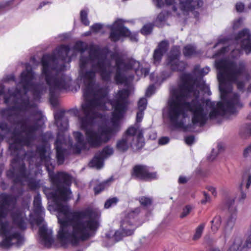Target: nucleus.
<instances>
[{"instance_id": "37998d69", "label": "nucleus", "mask_w": 251, "mask_h": 251, "mask_svg": "<svg viewBox=\"0 0 251 251\" xmlns=\"http://www.w3.org/2000/svg\"><path fill=\"white\" fill-rule=\"evenodd\" d=\"M139 202L141 206L147 207L151 206L152 203V199L151 198L141 196L138 199Z\"/></svg>"}, {"instance_id": "ea45409f", "label": "nucleus", "mask_w": 251, "mask_h": 251, "mask_svg": "<svg viewBox=\"0 0 251 251\" xmlns=\"http://www.w3.org/2000/svg\"><path fill=\"white\" fill-rule=\"evenodd\" d=\"M221 217L219 215H216L213 220L211 221V230L214 232H216L221 224Z\"/></svg>"}, {"instance_id": "79ce46f5", "label": "nucleus", "mask_w": 251, "mask_h": 251, "mask_svg": "<svg viewBox=\"0 0 251 251\" xmlns=\"http://www.w3.org/2000/svg\"><path fill=\"white\" fill-rule=\"evenodd\" d=\"M205 226V223H201L196 228L195 234L193 237V240H198L201 237Z\"/></svg>"}, {"instance_id": "393cba45", "label": "nucleus", "mask_w": 251, "mask_h": 251, "mask_svg": "<svg viewBox=\"0 0 251 251\" xmlns=\"http://www.w3.org/2000/svg\"><path fill=\"white\" fill-rule=\"evenodd\" d=\"M109 100H107L106 101L104 100H102V99L94 97V98L87 100L85 103L82 104L81 108L82 109H84L86 112L89 110L92 112H94L93 110L96 107L105 108L106 107L105 104L106 103H108Z\"/></svg>"}, {"instance_id": "9d476101", "label": "nucleus", "mask_w": 251, "mask_h": 251, "mask_svg": "<svg viewBox=\"0 0 251 251\" xmlns=\"http://www.w3.org/2000/svg\"><path fill=\"white\" fill-rule=\"evenodd\" d=\"M82 110L84 116L79 117L81 129L85 132L86 141L90 147L98 148L100 142V128L95 130L91 127L95 113L89 110L86 112L84 109Z\"/></svg>"}, {"instance_id": "f257e3e1", "label": "nucleus", "mask_w": 251, "mask_h": 251, "mask_svg": "<svg viewBox=\"0 0 251 251\" xmlns=\"http://www.w3.org/2000/svg\"><path fill=\"white\" fill-rule=\"evenodd\" d=\"M204 82L194 78L190 74H185L181 77V83L171 91L172 98L169 101L168 116L172 125L176 128H182L184 123L178 121L179 117H185V111L192 113V122L193 125L203 126L208 120L207 114L204 110L203 105L200 102L197 96L191 101L186 100L190 94L196 91L197 88H202Z\"/></svg>"}, {"instance_id": "a878e982", "label": "nucleus", "mask_w": 251, "mask_h": 251, "mask_svg": "<svg viewBox=\"0 0 251 251\" xmlns=\"http://www.w3.org/2000/svg\"><path fill=\"white\" fill-rule=\"evenodd\" d=\"M235 199L227 198L225 201V205L224 209L228 210L230 214V216L227 221V225L228 226H233L236 219L237 209L234 206Z\"/></svg>"}, {"instance_id": "4be33fe9", "label": "nucleus", "mask_w": 251, "mask_h": 251, "mask_svg": "<svg viewBox=\"0 0 251 251\" xmlns=\"http://www.w3.org/2000/svg\"><path fill=\"white\" fill-rule=\"evenodd\" d=\"M36 152L39 155L40 160L45 162V167L49 175L53 173L54 166L50 162V157L47 155V148L44 144L39 145L36 148Z\"/></svg>"}, {"instance_id": "f8f14e48", "label": "nucleus", "mask_w": 251, "mask_h": 251, "mask_svg": "<svg viewBox=\"0 0 251 251\" xmlns=\"http://www.w3.org/2000/svg\"><path fill=\"white\" fill-rule=\"evenodd\" d=\"M137 32H131L120 21H116L110 27L109 39L112 42L119 41L121 37H127L132 42H137Z\"/></svg>"}, {"instance_id": "1a4fd4ad", "label": "nucleus", "mask_w": 251, "mask_h": 251, "mask_svg": "<svg viewBox=\"0 0 251 251\" xmlns=\"http://www.w3.org/2000/svg\"><path fill=\"white\" fill-rule=\"evenodd\" d=\"M140 212V208L136 207L126 215L121 222L120 230L116 231L114 234L116 241L122 240L124 236L132 235L136 228L142 225L139 216Z\"/></svg>"}, {"instance_id": "e2e57ef3", "label": "nucleus", "mask_w": 251, "mask_h": 251, "mask_svg": "<svg viewBox=\"0 0 251 251\" xmlns=\"http://www.w3.org/2000/svg\"><path fill=\"white\" fill-rule=\"evenodd\" d=\"M195 141V137L193 135H189L185 138V142L189 146L192 145Z\"/></svg>"}, {"instance_id": "774afa93", "label": "nucleus", "mask_w": 251, "mask_h": 251, "mask_svg": "<svg viewBox=\"0 0 251 251\" xmlns=\"http://www.w3.org/2000/svg\"><path fill=\"white\" fill-rule=\"evenodd\" d=\"M173 72L164 71L161 72V77L163 79H166L170 77L172 75Z\"/></svg>"}, {"instance_id": "cd10ccee", "label": "nucleus", "mask_w": 251, "mask_h": 251, "mask_svg": "<svg viewBox=\"0 0 251 251\" xmlns=\"http://www.w3.org/2000/svg\"><path fill=\"white\" fill-rule=\"evenodd\" d=\"M13 224L21 229L26 228V224L23 212L20 209H16L11 214Z\"/></svg>"}, {"instance_id": "bb28decb", "label": "nucleus", "mask_w": 251, "mask_h": 251, "mask_svg": "<svg viewBox=\"0 0 251 251\" xmlns=\"http://www.w3.org/2000/svg\"><path fill=\"white\" fill-rule=\"evenodd\" d=\"M166 65L173 72H183L187 66V63L180 59L166 60Z\"/></svg>"}, {"instance_id": "473e14b6", "label": "nucleus", "mask_w": 251, "mask_h": 251, "mask_svg": "<svg viewBox=\"0 0 251 251\" xmlns=\"http://www.w3.org/2000/svg\"><path fill=\"white\" fill-rule=\"evenodd\" d=\"M182 52L183 55L186 58H190L198 54L196 47L192 44L185 46L183 48Z\"/></svg>"}, {"instance_id": "a18cd8bd", "label": "nucleus", "mask_w": 251, "mask_h": 251, "mask_svg": "<svg viewBox=\"0 0 251 251\" xmlns=\"http://www.w3.org/2000/svg\"><path fill=\"white\" fill-rule=\"evenodd\" d=\"M154 25L151 23H149L144 25L140 30V32L144 35L150 34L153 30Z\"/></svg>"}, {"instance_id": "0eeeda50", "label": "nucleus", "mask_w": 251, "mask_h": 251, "mask_svg": "<svg viewBox=\"0 0 251 251\" xmlns=\"http://www.w3.org/2000/svg\"><path fill=\"white\" fill-rule=\"evenodd\" d=\"M220 97L222 101L217 102V108L214 107L215 103L213 102L206 101V105L211 108L209 113L210 119H214L220 115H225L226 113L234 114L236 112V107H243V104L240 100V95L237 93L228 94L225 100L221 96Z\"/></svg>"}, {"instance_id": "de8ad7c7", "label": "nucleus", "mask_w": 251, "mask_h": 251, "mask_svg": "<svg viewBox=\"0 0 251 251\" xmlns=\"http://www.w3.org/2000/svg\"><path fill=\"white\" fill-rule=\"evenodd\" d=\"M80 19L81 23L85 26L89 25L90 22L88 19V13L85 10H81L80 12Z\"/></svg>"}, {"instance_id": "09e8293b", "label": "nucleus", "mask_w": 251, "mask_h": 251, "mask_svg": "<svg viewBox=\"0 0 251 251\" xmlns=\"http://www.w3.org/2000/svg\"><path fill=\"white\" fill-rule=\"evenodd\" d=\"M82 76L85 80H95L96 72L93 70L87 71L83 73Z\"/></svg>"}, {"instance_id": "9b49d317", "label": "nucleus", "mask_w": 251, "mask_h": 251, "mask_svg": "<svg viewBox=\"0 0 251 251\" xmlns=\"http://www.w3.org/2000/svg\"><path fill=\"white\" fill-rule=\"evenodd\" d=\"M101 51L99 49H91L89 52V57L91 60H98L96 63L92 64V68L99 73L103 81L109 82L111 80L112 74L110 69L111 63L106 59V54H103Z\"/></svg>"}, {"instance_id": "6ab92c4d", "label": "nucleus", "mask_w": 251, "mask_h": 251, "mask_svg": "<svg viewBox=\"0 0 251 251\" xmlns=\"http://www.w3.org/2000/svg\"><path fill=\"white\" fill-rule=\"evenodd\" d=\"M235 40H241V48L246 54L251 53V34L248 29L244 28L238 32L235 36Z\"/></svg>"}, {"instance_id": "ddd939ff", "label": "nucleus", "mask_w": 251, "mask_h": 251, "mask_svg": "<svg viewBox=\"0 0 251 251\" xmlns=\"http://www.w3.org/2000/svg\"><path fill=\"white\" fill-rule=\"evenodd\" d=\"M115 62L116 71L114 79L116 84H122L127 81L125 73L133 69L136 61L131 59L125 61L122 57L117 56L115 58Z\"/></svg>"}, {"instance_id": "c756f323", "label": "nucleus", "mask_w": 251, "mask_h": 251, "mask_svg": "<svg viewBox=\"0 0 251 251\" xmlns=\"http://www.w3.org/2000/svg\"><path fill=\"white\" fill-rule=\"evenodd\" d=\"M73 135L76 143L75 146L77 152L80 153L81 150L86 149L87 143L84 141L83 134L79 131H75Z\"/></svg>"}, {"instance_id": "bf43d9fd", "label": "nucleus", "mask_w": 251, "mask_h": 251, "mask_svg": "<svg viewBox=\"0 0 251 251\" xmlns=\"http://www.w3.org/2000/svg\"><path fill=\"white\" fill-rule=\"evenodd\" d=\"M176 0H164L165 5L167 6H170L173 5L172 10L174 12H176L177 10V8L174 4L176 3Z\"/></svg>"}, {"instance_id": "603ef678", "label": "nucleus", "mask_w": 251, "mask_h": 251, "mask_svg": "<svg viewBox=\"0 0 251 251\" xmlns=\"http://www.w3.org/2000/svg\"><path fill=\"white\" fill-rule=\"evenodd\" d=\"M8 226L7 223H1L0 225V233L3 237L9 235Z\"/></svg>"}, {"instance_id": "412c9836", "label": "nucleus", "mask_w": 251, "mask_h": 251, "mask_svg": "<svg viewBox=\"0 0 251 251\" xmlns=\"http://www.w3.org/2000/svg\"><path fill=\"white\" fill-rule=\"evenodd\" d=\"M169 47V44L167 40H162L158 43L152 55V61L155 65L158 66L160 64L163 55L168 51Z\"/></svg>"}, {"instance_id": "052dcab7", "label": "nucleus", "mask_w": 251, "mask_h": 251, "mask_svg": "<svg viewBox=\"0 0 251 251\" xmlns=\"http://www.w3.org/2000/svg\"><path fill=\"white\" fill-rule=\"evenodd\" d=\"M103 27V25L100 23H96L93 24L91 27V30L95 33H97L100 31Z\"/></svg>"}, {"instance_id": "c03bdc74", "label": "nucleus", "mask_w": 251, "mask_h": 251, "mask_svg": "<svg viewBox=\"0 0 251 251\" xmlns=\"http://www.w3.org/2000/svg\"><path fill=\"white\" fill-rule=\"evenodd\" d=\"M42 86L40 84L33 83L30 89H32L33 95L35 97H40L43 91Z\"/></svg>"}, {"instance_id": "864d4df0", "label": "nucleus", "mask_w": 251, "mask_h": 251, "mask_svg": "<svg viewBox=\"0 0 251 251\" xmlns=\"http://www.w3.org/2000/svg\"><path fill=\"white\" fill-rule=\"evenodd\" d=\"M138 129L137 126H130L126 131L125 135L129 136H134L136 134Z\"/></svg>"}, {"instance_id": "a211bd4d", "label": "nucleus", "mask_w": 251, "mask_h": 251, "mask_svg": "<svg viewBox=\"0 0 251 251\" xmlns=\"http://www.w3.org/2000/svg\"><path fill=\"white\" fill-rule=\"evenodd\" d=\"M70 51V48L69 45H61L56 49V53L53 52L52 54H46L43 55L41 59V64L42 66V73L44 69L43 61L45 57V61L47 62L48 70L49 74H51L50 70V63L54 62L58 60L64 61L66 60L68 54Z\"/></svg>"}, {"instance_id": "5fc2aeb1", "label": "nucleus", "mask_w": 251, "mask_h": 251, "mask_svg": "<svg viewBox=\"0 0 251 251\" xmlns=\"http://www.w3.org/2000/svg\"><path fill=\"white\" fill-rule=\"evenodd\" d=\"M193 209V207L191 205H186L182 210V212L180 215V218L183 219L188 216L192 210Z\"/></svg>"}, {"instance_id": "69168bd1", "label": "nucleus", "mask_w": 251, "mask_h": 251, "mask_svg": "<svg viewBox=\"0 0 251 251\" xmlns=\"http://www.w3.org/2000/svg\"><path fill=\"white\" fill-rule=\"evenodd\" d=\"M143 115H144V111L142 110H138L136 114V123H140L143 118Z\"/></svg>"}, {"instance_id": "3c124183", "label": "nucleus", "mask_w": 251, "mask_h": 251, "mask_svg": "<svg viewBox=\"0 0 251 251\" xmlns=\"http://www.w3.org/2000/svg\"><path fill=\"white\" fill-rule=\"evenodd\" d=\"M167 16V15L165 12L161 11L160 13H159L157 15L155 21V25L157 27H159V24L166 20Z\"/></svg>"}, {"instance_id": "4d7b16f0", "label": "nucleus", "mask_w": 251, "mask_h": 251, "mask_svg": "<svg viewBox=\"0 0 251 251\" xmlns=\"http://www.w3.org/2000/svg\"><path fill=\"white\" fill-rule=\"evenodd\" d=\"M89 58L87 56H81L79 59V66L81 70L86 67L88 63Z\"/></svg>"}, {"instance_id": "6e6d98bb", "label": "nucleus", "mask_w": 251, "mask_h": 251, "mask_svg": "<svg viewBox=\"0 0 251 251\" xmlns=\"http://www.w3.org/2000/svg\"><path fill=\"white\" fill-rule=\"evenodd\" d=\"M95 97L99 98L100 99H102L105 100V98L106 97L107 94L106 91L102 88L99 89L95 93Z\"/></svg>"}, {"instance_id": "a19ab883", "label": "nucleus", "mask_w": 251, "mask_h": 251, "mask_svg": "<svg viewBox=\"0 0 251 251\" xmlns=\"http://www.w3.org/2000/svg\"><path fill=\"white\" fill-rule=\"evenodd\" d=\"M114 151L112 147L106 146L98 153L105 159L113 154Z\"/></svg>"}, {"instance_id": "c85d7f7f", "label": "nucleus", "mask_w": 251, "mask_h": 251, "mask_svg": "<svg viewBox=\"0 0 251 251\" xmlns=\"http://www.w3.org/2000/svg\"><path fill=\"white\" fill-rule=\"evenodd\" d=\"M39 234L43 243L45 245H50L52 243V232L51 231H49L45 226H42L39 228Z\"/></svg>"}, {"instance_id": "b1692460", "label": "nucleus", "mask_w": 251, "mask_h": 251, "mask_svg": "<svg viewBox=\"0 0 251 251\" xmlns=\"http://www.w3.org/2000/svg\"><path fill=\"white\" fill-rule=\"evenodd\" d=\"M65 111L60 110L54 115L55 124L58 127L57 133L64 134L69 126V121L67 119L64 118Z\"/></svg>"}, {"instance_id": "e433bc0d", "label": "nucleus", "mask_w": 251, "mask_h": 251, "mask_svg": "<svg viewBox=\"0 0 251 251\" xmlns=\"http://www.w3.org/2000/svg\"><path fill=\"white\" fill-rule=\"evenodd\" d=\"M21 94V90L16 88L13 92H12L10 89H8L7 94L3 96L4 103L8 104L10 103V99L12 97L16 98L17 95Z\"/></svg>"}, {"instance_id": "6e6552de", "label": "nucleus", "mask_w": 251, "mask_h": 251, "mask_svg": "<svg viewBox=\"0 0 251 251\" xmlns=\"http://www.w3.org/2000/svg\"><path fill=\"white\" fill-rule=\"evenodd\" d=\"M45 57L44 58L43 75H45V79L49 87L50 101V104L55 106L58 104L57 96L62 90H66L67 84L64 75L49 74L48 64Z\"/></svg>"}, {"instance_id": "72a5a7b5", "label": "nucleus", "mask_w": 251, "mask_h": 251, "mask_svg": "<svg viewBox=\"0 0 251 251\" xmlns=\"http://www.w3.org/2000/svg\"><path fill=\"white\" fill-rule=\"evenodd\" d=\"M33 207L34 213L37 215L41 214L44 210L42 206L41 198L39 194L36 195L34 198Z\"/></svg>"}, {"instance_id": "13d9d810", "label": "nucleus", "mask_w": 251, "mask_h": 251, "mask_svg": "<svg viewBox=\"0 0 251 251\" xmlns=\"http://www.w3.org/2000/svg\"><path fill=\"white\" fill-rule=\"evenodd\" d=\"M147 100L145 98H141L138 102L139 110L144 111L146 108Z\"/></svg>"}, {"instance_id": "5701e85b", "label": "nucleus", "mask_w": 251, "mask_h": 251, "mask_svg": "<svg viewBox=\"0 0 251 251\" xmlns=\"http://www.w3.org/2000/svg\"><path fill=\"white\" fill-rule=\"evenodd\" d=\"M34 74L31 70L23 71L20 75L19 83L22 85L24 90L26 93L33 85Z\"/></svg>"}, {"instance_id": "4468645a", "label": "nucleus", "mask_w": 251, "mask_h": 251, "mask_svg": "<svg viewBox=\"0 0 251 251\" xmlns=\"http://www.w3.org/2000/svg\"><path fill=\"white\" fill-rule=\"evenodd\" d=\"M132 178L141 181H151L157 179L156 172H151L148 166L137 164L133 166L130 170Z\"/></svg>"}, {"instance_id": "58836bf2", "label": "nucleus", "mask_w": 251, "mask_h": 251, "mask_svg": "<svg viewBox=\"0 0 251 251\" xmlns=\"http://www.w3.org/2000/svg\"><path fill=\"white\" fill-rule=\"evenodd\" d=\"M246 177H247L246 188H247V189H248L251 184V174H247V173L244 174L243 176V179H244ZM243 181H244V180H243ZM243 185V181L242 182V183L240 186V188L241 190V197L240 199L239 200L240 201H243L246 198V194L245 193H244L242 191Z\"/></svg>"}, {"instance_id": "2eb2a0df", "label": "nucleus", "mask_w": 251, "mask_h": 251, "mask_svg": "<svg viewBox=\"0 0 251 251\" xmlns=\"http://www.w3.org/2000/svg\"><path fill=\"white\" fill-rule=\"evenodd\" d=\"M21 102L18 103L17 101H15L14 105L8 107L2 108L0 110V114L2 118H5L6 120L11 124H15L16 122L13 123L11 120L12 116H16V114H13L11 111H16L20 112H25L31 107L30 100L28 97L23 98L21 97L20 98Z\"/></svg>"}, {"instance_id": "8fccbe9b", "label": "nucleus", "mask_w": 251, "mask_h": 251, "mask_svg": "<svg viewBox=\"0 0 251 251\" xmlns=\"http://www.w3.org/2000/svg\"><path fill=\"white\" fill-rule=\"evenodd\" d=\"M119 199L117 197L110 198L105 202L104 208L108 209L112 206L116 205Z\"/></svg>"}, {"instance_id": "f03ea898", "label": "nucleus", "mask_w": 251, "mask_h": 251, "mask_svg": "<svg viewBox=\"0 0 251 251\" xmlns=\"http://www.w3.org/2000/svg\"><path fill=\"white\" fill-rule=\"evenodd\" d=\"M42 115L35 117L32 121L29 117L20 119L16 123L20 126V130L15 128L12 131L11 127L4 121L0 122V129L6 134L11 133L13 143L9 145L11 155L14 157L11 160V167L6 172L8 178L11 179L14 184H22L24 180L27 179L29 173L27 171L25 164L21 160L19 151L21 146H29L36 137V133L44 125Z\"/></svg>"}, {"instance_id": "4c0bfd02", "label": "nucleus", "mask_w": 251, "mask_h": 251, "mask_svg": "<svg viewBox=\"0 0 251 251\" xmlns=\"http://www.w3.org/2000/svg\"><path fill=\"white\" fill-rule=\"evenodd\" d=\"M181 51L179 46H174L172 47L169 54L168 55L166 60L180 59Z\"/></svg>"}, {"instance_id": "49530a36", "label": "nucleus", "mask_w": 251, "mask_h": 251, "mask_svg": "<svg viewBox=\"0 0 251 251\" xmlns=\"http://www.w3.org/2000/svg\"><path fill=\"white\" fill-rule=\"evenodd\" d=\"M74 49L77 51L84 52L87 50V46L82 41H79L75 43Z\"/></svg>"}, {"instance_id": "338daca9", "label": "nucleus", "mask_w": 251, "mask_h": 251, "mask_svg": "<svg viewBox=\"0 0 251 251\" xmlns=\"http://www.w3.org/2000/svg\"><path fill=\"white\" fill-rule=\"evenodd\" d=\"M93 89L85 88L84 90L83 95L85 99L90 97Z\"/></svg>"}, {"instance_id": "7ed1b4c3", "label": "nucleus", "mask_w": 251, "mask_h": 251, "mask_svg": "<svg viewBox=\"0 0 251 251\" xmlns=\"http://www.w3.org/2000/svg\"><path fill=\"white\" fill-rule=\"evenodd\" d=\"M58 211L67 216L66 219L58 220L60 228L57 238L63 248L69 244L76 246L80 242L89 240L100 226L99 221L95 219L97 212L91 207L69 212L66 206L61 205Z\"/></svg>"}, {"instance_id": "aec40b11", "label": "nucleus", "mask_w": 251, "mask_h": 251, "mask_svg": "<svg viewBox=\"0 0 251 251\" xmlns=\"http://www.w3.org/2000/svg\"><path fill=\"white\" fill-rule=\"evenodd\" d=\"M64 142V134H61L60 132L57 133L54 145L56 151V158L59 165L64 163L67 153V150L63 147Z\"/></svg>"}, {"instance_id": "f3484780", "label": "nucleus", "mask_w": 251, "mask_h": 251, "mask_svg": "<svg viewBox=\"0 0 251 251\" xmlns=\"http://www.w3.org/2000/svg\"><path fill=\"white\" fill-rule=\"evenodd\" d=\"M17 200V197L11 194L5 192L0 194V219L5 218L15 209Z\"/></svg>"}, {"instance_id": "39448f33", "label": "nucleus", "mask_w": 251, "mask_h": 251, "mask_svg": "<svg viewBox=\"0 0 251 251\" xmlns=\"http://www.w3.org/2000/svg\"><path fill=\"white\" fill-rule=\"evenodd\" d=\"M216 68L219 70L217 78L219 82V91L221 98L226 100L228 94H232V84L227 81H237L239 76L244 75L245 79L249 81L251 75L246 70L245 63L240 62L238 66L233 62L226 59H221L215 63Z\"/></svg>"}, {"instance_id": "2f4dec72", "label": "nucleus", "mask_w": 251, "mask_h": 251, "mask_svg": "<svg viewBox=\"0 0 251 251\" xmlns=\"http://www.w3.org/2000/svg\"><path fill=\"white\" fill-rule=\"evenodd\" d=\"M113 180V177H111L96 185L94 188L95 195H97L108 188Z\"/></svg>"}, {"instance_id": "20e7f679", "label": "nucleus", "mask_w": 251, "mask_h": 251, "mask_svg": "<svg viewBox=\"0 0 251 251\" xmlns=\"http://www.w3.org/2000/svg\"><path fill=\"white\" fill-rule=\"evenodd\" d=\"M129 95V90L123 88L118 91L113 100H108V103L113 109L111 113L112 126L100 128V142L99 148L107 143L120 131V120L124 117L127 110Z\"/></svg>"}, {"instance_id": "7c9ffc66", "label": "nucleus", "mask_w": 251, "mask_h": 251, "mask_svg": "<svg viewBox=\"0 0 251 251\" xmlns=\"http://www.w3.org/2000/svg\"><path fill=\"white\" fill-rule=\"evenodd\" d=\"M4 237L5 238L0 243V246L4 249H8L13 245L12 240L14 239H18L20 237V234L15 232L11 235Z\"/></svg>"}, {"instance_id": "423d86ee", "label": "nucleus", "mask_w": 251, "mask_h": 251, "mask_svg": "<svg viewBox=\"0 0 251 251\" xmlns=\"http://www.w3.org/2000/svg\"><path fill=\"white\" fill-rule=\"evenodd\" d=\"M52 184L56 188L55 191L47 192L46 194L49 198L54 201H66L69 200V195L71 194L70 189L63 186H69L71 184L72 177L69 174L64 172H58L56 174L50 175Z\"/></svg>"}, {"instance_id": "dca6fc26", "label": "nucleus", "mask_w": 251, "mask_h": 251, "mask_svg": "<svg viewBox=\"0 0 251 251\" xmlns=\"http://www.w3.org/2000/svg\"><path fill=\"white\" fill-rule=\"evenodd\" d=\"M203 0H179L178 7L184 15L192 13L194 17L197 20L200 17V12L196 10H203Z\"/></svg>"}, {"instance_id": "0e129e2a", "label": "nucleus", "mask_w": 251, "mask_h": 251, "mask_svg": "<svg viewBox=\"0 0 251 251\" xmlns=\"http://www.w3.org/2000/svg\"><path fill=\"white\" fill-rule=\"evenodd\" d=\"M235 7L238 12L241 13L244 11L245 5L243 2H239L236 4Z\"/></svg>"}, {"instance_id": "680f3d73", "label": "nucleus", "mask_w": 251, "mask_h": 251, "mask_svg": "<svg viewBox=\"0 0 251 251\" xmlns=\"http://www.w3.org/2000/svg\"><path fill=\"white\" fill-rule=\"evenodd\" d=\"M229 83L231 84L232 83H236L237 85V88L238 90L241 91H244L245 88V82L243 81H239L237 79V81H228Z\"/></svg>"}, {"instance_id": "c9c22d12", "label": "nucleus", "mask_w": 251, "mask_h": 251, "mask_svg": "<svg viewBox=\"0 0 251 251\" xmlns=\"http://www.w3.org/2000/svg\"><path fill=\"white\" fill-rule=\"evenodd\" d=\"M104 159L98 153H96L90 162L91 167L100 169L103 166Z\"/></svg>"}, {"instance_id": "f704fd0d", "label": "nucleus", "mask_w": 251, "mask_h": 251, "mask_svg": "<svg viewBox=\"0 0 251 251\" xmlns=\"http://www.w3.org/2000/svg\"><path fill=\"white\" fill-rule=\"evenodd\" d=\"M116 148L117 151L121 152L126 151L129 148L127 138L123 137L121 139L118 140L117 142Z\"/></svg>"}]
</instances>
